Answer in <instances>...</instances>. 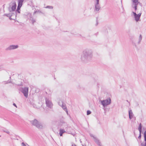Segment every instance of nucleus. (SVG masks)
<instances>
[{
  "label": "nucleus",
  "instance_id": "nucleus-1",
  "mask_svg": "<svg viewBox=\"0 0 146 146\" xmlns=\"http://www.w3.org/2000/svg\"><path fill=\"white\" fill-rule=\"evenodd\" d=\"M93 56L92 52L90 49H86L84 50L82 52L81 59L84 62H87L90 61Z\"/></svg>",
  "mask_w": 146,
  "mask_h": 146
},
{
  "label": "nucleus",
  "instance_id": "nucleus-2",
  "mask_svg": "<svg viewBox=\"0 0 146 146\" xmlns=\"http://www.w3.org/2000/svg\"><path fill=\"white\" fill-rule=\"evenodd\" d=\"M30 123L33 126L39 129H41L42 128V125L37 120L35 119L34 120L30 121Z\"/></svg>",
  "mask_w": 146,
  "mask_h": 146
},
{
  "label": "nucleus",
  "instance_id": "nucleus-3",
  "mask_svg": "<svg viewBox=\"0 0 146 146\" xmlns=\"http://www.w3.org/2000/svg\"><path fill=\"white\" fill-rule=\"evenodd\" d=\"M111 103V99L110 98H108L107 99L102 100L101 101V103L104 107L110 105Z\"/></svg>",
  "mask_w": 146,
  "mask_h": 146
},
{
  "label": "nucleus",
  "instance_id": "nucleus-4",
  "mask_svg": "<svg viewBox=\"0 0 146 146\" xmlns=\"http://www.w3.org/2000/svg\"><path fill=\"white\" fill-rule=\"evenodd\" d=\"M45 100L46 106L50 108H52L53 104L50 99L46 97L45 98Z\"/></svg>",
  "mask_w": 146,
  "mask_h": 146
},
{
  "label": "nucleus",
  "instance_id": "nucleus-5",
  "mask_svg": "<svg viewBox=\"0 0 146 146\" xmlns=\"http://www.w3.org/2000/svg\"><path fill=\"white\" fill-rule=\"evenodd\" d=\"M29 88L27 87H25L24 88H22L21 90V92L23 93L24 96L27 98L28 96Z\"/></svg>",
  "mask_w": 146,
  "mask_h": 146
},
{
  "label": "nucleus",
  "instance_id": "nucleus-6",
  "mask_svg": "<svg viewBox=\"0 0 146 146\" xmlns=\"http://www.w3.org/2000/svg\"><path fill=\"white\" fill-rule=\"evenodd\" d=\"M58 104L66 111L67 114L68 115V112L65 104L62 101H60L58 102Z\"/></svg>",
  "mask_w": 146,
  "mask_h": 146
},
{
  "label": "nucleus",
  "instance_id": "nucleus-7",
  "mask_svg": "<svg viewBox=\"0 0 146 146\" xmlns=\"http://www.w3.org/2000/svg\"><path fill=\"white\" fill-rule=\"evenodd\" d=\"M12 7L9 8V10L10 12L14 11L16 9V4L15 1H13L12 3Z\"/></svg>",
  "mask_w": 146,
  "mask_h": 146
},
{
  "label": "nucleus",
  "instance_id": "nucleus-8",
  "mask_svg": "<svg viewBox=\"0 0 146 146\" xmlns=\"http://www.w3.org/2000/svg\"><path fill=\"white\" fill-rule=\"evenodd\" d=\"M18 47V46L17 45H10L8 47L5 49V50L6 51L11 50H12L15 49L17 48Z\"/></svg>",
  "mask_w": 146,
  "mask_h": 146
},
{
  "label": "nucleus",
  "instance_id": "nucleus-9",
  "mask_svg": "<svg viewBox=\"0 0 146 146\" xmlns=\"http://www.w3.org/2000/svg\"><path fill=\"white\" fill-rule=\"evenodd\" d=\"M60 126H62L65 129L67 128L68 127V125L67 123L63 121H61L60 123Z\"/></svg>",
  "mask_w": 146,
  "mask_h": 146
},
{
  "label": "nucleus",
  "instance_id": "nucleus-10",
  "mask_svg": "<svg viewBox=\"0 0 146 146\" xmlns=\"http://www.w3.org/2000/svg\"><path fill=\"white\" fill-rule=\"evenodd\" d=\"M129 118L130 119H131L133 117L134 115L131 110H130L129 111Z\"/></svg>",
  "mask_w": 146,
  "mask_h": 146
},
{
  "label": "nucleus",
  "instance_id": "nucleus-11",
  "mask_svg": "<svg viewBox=\"0 0 146 146\" xmlns=\"http://www.w3.org/2000/svg\"><path fill=\"white\" fill-rule=\"evenodd\" d=\"M66 132L64 129H61L59 130V134L60 136H62L63 133H65Z\"/></svg>",
  "mask_w": 146,
  "mask_h": 146
},
{
  "label": "nucleus",
  "instance_id": "nucleus-12",
  "mask_svg": "<svg viewBox=\"0 0 146 146\" xmlns=\"http://www.w3.org/2000/svg\"><path fill=\"white\" fill-rule=\"evenodd\" d=\"M24 1V0H18V6L21 7L23 5V3Z\"/></svg>",
  "mask_w": 146,
  "mask_h": 146
},
{
  "label": "nucleus",
  "instance_id": "nucleus-13",
  "mask_svg": "<svg viewBox=\"0 0 146 146\" xmlns=\"http://www.w3.org/2000/svg\"><path fill=\"white\" fill-rule=\"evenodd\" d=\"M100 5H95V11H98L100 9Z\"/></svg>",
  "mask_w": 146,
  "mask_h": 146
},
{
  "label": "nucleus",
  "instance_id": "nucleus-14",
  "mask_svg": "<svg viewBox=\"0 0 146 146\" xmlns=\"http://www.w3.org/2000/svg\"><path fill=\"white\" fill-rule=\"evenodd\" d=\"M95 141L97 143V144L99 145V146H102V144L99 140L96 139H95Z\"/></svg>",
  "mask_w": 146,
  "mask_h": 146
},
{
  "label": "nucleus",
  "instance_id": "nucleus-15",
  "mask_svg": "<svg viewBox=\"0 0 146 146\" xmlns=\"http://www.w3.org/2000/svg\"><path fill=\"white\" fill-rule=\"evenodd\" d=\"M135 18V21H137V22L139 20V19L140 18V17H139L137 15H137H136L135 17H134Z\"/></svg>",
  "mask_w": 146,
  "mask_h": 146
},
{
  "label": "nucleus",
  "instance_id": "nucleus-16",
  "mask_svg": "<svg viewBox=\"0 0 146 146\" xmlns=\"http://www.w3.org/2000/svg\"><path fill=\"white\" fill-rule=\"evenodd\" d=\"M142 35H140L139 37V41H138V44H139L140 43V42H141V40H142Z\"/></svg>",
  "mask_w": 146,
  "mask_h": 146
},
{
  "label": "nucleus",
  "instance_id": "nucleus-17",
  "mask_svg": "<svg viewBox=\"0 0 146 146\" xmlns=\"http://www.w3.org/2000/svg\"><path fill=\"white\" fill-rule=\"evenodd\" d=\"M138 129L139 131V132L142 131V125L141 123L139 124V126L138 127Z\"/></svg>",
  "mask_w": 146,
  "mask_h": 146
},
{
  "label": "nucleus",
  "instance_id": "nucleus-18",
  "mask_svg": "<svg viewBox=\"0 0 146 146\" xmlns=\"http://www.w3.org/2000/svg\"><path fill=\"white\" fill-rule=\"evenodd\" d=\"M133 2V5L134 4H138V3H139L138 2L139 0H132Z\"/></svg>",
  "mask_w": 146,
  "mask_h": 146
},
{
  "label": "nucleus",
  "instance_id": "nucleus-19",
  "mask_svg": "<svg viewBox=\"0 0 146 146\" xmlns=\"http://www.w3.org/2000/svg\"><path fill=\"white\" fill-rule=\"evenodd\" d=\"M52 92L50 90L48 89L47 92H46V94H48L51 95Z\"/></svg>",
  "mask_w": 146,
  "mask_h": 146
},
{
  "label": "nucleus",
  "instance_id": "nucleus-20",
  "mask_svg": "<svg viewBox=\"0 0 146 146\" xmlns=\"http://www.w3.org/2000/svg\"><path fill=\"white\" fill-rule=\"evenodd\" d=\"M21 7H20V6H17V9L16 10V11L18 13H20V9Z\"/></svg>",
  "mask_w": 146,
  "mask_h": 146
},
{
  "label": "nucleus",
  "instance_id": "nucleus-21",
  "mask_svg": "<svg viewBox=\"0 0 146 146\" xmlns=\"http://www.w3.org/2000/svg\"><path fill=\"white\" fill-rule=\"evenodd\" d=\"M45 8H48L52 9L53 8V7L51 6H48L45 7Z\"/></svg>",
  "mask_w": 146,
  "mask_h": 146
},
{
  "label": "nucleus",
  "instance_id": "nucleus-22",
  "mask_svg": "<svg viewBox=\"0 0 146 146\" xmlns=\"http://www.w3.org/2000/svg\"><path fill=\"white\" fill-rule=\"evenodd\" d=\"M99 0H96V3L95 4V5H99Z\"/></svg>",
  "mask_w": 146,
  "mask_h": 146
},
{
  "label": "nucleus",
  "instance_id": "nucleus-23",
  "mask_svg": "<svg viewBox=\"0 0 146 146\" xmlns=\"http://www.w3.org/2000/svg\"><path fill=\"white\" fill-rule=\"evenodd\" d=\"M132 44L135 47H137L135 43V41L133 40H132Z\"/></svg>",
  "mask_w": 146,
  "mask_h": 146
},
{
  "label": "nucleus",
  "instance_id": "nucleus-24",
  "mask_svg": "<svg viewBox=\"0 0 146 146\" xmlns=\"http://www.w3.org/2000/svg\"><path fill=\"white\" fill-rule=\"evenodd\" d=\"M11 14H10V13L9 14H5V15L7 16V17H9V19H11V18H10L11 17Z\"/></svg>",
  "mask_w": 146,
  "mask_h": 146
},
{
  "label": "nucleus",
  "instance_id": "nucleus-25",
  "mask_svg": "<svg viewBox=\"0 0 146 146\" xmlns=\"http://www.w3.org/2000/svg\"><path fill=\"white\" fill-rule=\"evenodd\" d=\"M144 140H146V131H145L144 133Z\"/></svg>",
  "mask_w": 146,
  "mask_h": 146
},
{
  "label": "nucleus",
  "instance_id": "nucleus-26",
  "mask_svg": "<svg viewBox=\"0 0 146 146\" xmlns=\"http://www.w3.org/2000/svg\"><path fill=\"white\" fill-rule=\"evenodd\" d=\"M141 132H139V137H138V138L139 139H140L141 138Z\"/></svg>",
  "mask_w": 146,
  "mask_h": 146
},
{
  "label": "nucleus",
  "instance_id": "nucleus-27",
  "mask_svg": "<svg viewBox=\"0 0 146 146\" xmlns=\"http://www.w3.org/2000/svg\"><path fill=\"white\" fill-rule=\"evenodd\" d=\"M133 5H134V8L135 10L136 11L137 9V7L138 4H134Z\"/></svg>",
  "mask_w": 146,
  "mask_h": 146
},
{
  "label": "nucleus",
  "instance_id": "nucleus-28",
  "mask_svg": "<svg viewBox=\"0 0 146 146\" xmlns=\"http://www.w3.org/2000/svg\"><path fill=\"white\" fill-rule=\"evenodd\" d=\"M3 131L4 132H5L7 133H8V134H9V131L8 130H3Z\"/></svg>",
  "mask_w": 146,
  "mask_h": 146
},
{
  "label": "nucleus",
  "instance_id": "nucleus-29",
  "mask_svg": "<svg viewBox=\"0 0 146 146\" xmlns=\"http://www.w3.org/2000/svg\"><path fill=\"white\" fill-rule=\"evenodd\" d=\"M6 82H7L6 83V84H8V83H12L13 84H14V83H13V82H12L11 81L8 80V81H6Z\"/></svg>",
  "mask_w": 146,
  "mask_h": 146
},
{
  "label": "nucleus",
  "instance_id": "nucleus-30",
  "mask_svg": "<svg viewBox=\"0 0 146 146\" xmlns=\"http://www.w3.org/2000/svg\"><path fill=\"white\" fill-rule=\"evenodd\" d=\"M91 113V111H90L88 110L87 111V115H89Z\"/></svg>",
  "mask_w": 146,
  "mask_h": 146
},
{
  "label": "nucleus",
  "instance_id": "nucleus-31",
  "mask_svg": "<svg viewBox=\"0 0 146 146\" xmlns=\"http://www.w3.org/2000/svg\"><path fill=\"white\" fill-rule=\"evenodd\" d=\"M31 20L32 21L33 24L34 23L36 22L35 20L34 19H31Z\"/></svg>",
  "mask_w": 146,
  "mask_h": 146
},
{
  "label": "nucleus",
  "instance_id": "nucleus-32",
  "mask_svg": "<svg viewBox=\"0 0 146 146\" xmlns=\"http://www.w3.org/2000/svg\"><path fill=\"white\" fill-rule=\"evenodd\" d=\"M37 12H39V13H41L40 11L39 10H38V11H35V12L33 13V14H35Z\"/></svg>",
  "mask_w": 146,
  "mask_h": 146
},
{
  "label": "nucleus",
  "instance_id": "nucleus-33",
  "mask_svg": "<svg viewBox=\"0 0 146 146\" xmlns=\"http://www.w3.org/2000/svg\"><path fill=\"white\" fill-rule=\"evenodd\" d=\"M21 144V146H26V144L24 142H22Z\"/></svg>",
  "mask_w": 146,
  "mask_h": 146
},
{
  "label": "nucleus",
  "instance_id": "nucleus-34",
  "mask_svg": "<svg viewBox=\"0 0 146 146\" xmlns=\"http://www.w3.org/2000/svg\"><path fill=\"white\" fill-rule=\"evenodd\" d=\"M10 14H11V17L15 15V14L12 13H10Z\"/></svg>",
  "mask_w": 146,
  "mask_h": 146
},
{
  "label": "nucleus",
  "instance_id": "nucleus-35",
  "mask_svg": "<svg viewBox=\"0 0 146 146\" xmlns=\"http://www.w3.org/2000/svg\"><path fill=\"white\" fill-rule=\"evenodd\" d=\"M133 15H134V17H135L136 15H137V14H136V13H135V12H133Z\"/></svg>",
  "mask_w": 146,
  "mask_h": 146
},
{
  "label": "nucleus",
  "instance_id": "nucleus-36",
  "mask_svg": "<svg viewBox=\"0 0 146 146\" xmlns=\"http://www.w3.org/2000/svg\"><path fill=\"white\" fill-rule=\"evenodd\" d=\"M141 13H139L138 14H137V15L139 17H140V16H141Z\"/></svg>",
  "mask_w": 146,
  "mask_h": 146
},
{
  "label": "nucleus",
  "instance_id": "nucleus-37",
  "mask_svg": "<svg viewBox=\"0 0 146 146\" xmlns=\"http://www.w3.org/2000/svg\"><path fill=\"white\" fill-rule=\"evenodd\" d=\"M144 141L145 142L144 144V146H146V140H144Z\"/></svg>",
  "mask_w": 146,
  "mask_h": 146
},
{
  "label": "nucleus",
  "instance_id": "nucleus-38",
  "mask_svg": "<svg viewBox=\"0 0 146 146\" xmlns=\"http://www.w3.org/2000/svg\"><path fill=\"white\" fill-rule=\"evenodd\" d=\"M98 25V22L97 20H97H96V26H97Z\"/></svg>",
  "mask_w": 146,
  "mask_h": 146
},
{
  "label": "nucleus",
  "instance_id": "nucleus-39",
  "mask_svg": "<svg viewBox=\"0 0 146 146\" xmlns=\"http://www.w3.org/2000/svg\"><path fill=\"white\" fill-rule=\"evenodd\" d=\"M13 105L14 106H15L16 107H17L16 105V104L15 103H13Z\"/></svg>",
  "mask_w": 146,
  "mask_h": 146
},
{
  "label": "nucleus",
  "instance_id": "nucleus-40",
  "mask_svg": "<svg viewBox=\"0 0 146 146\" xmlns=\"http://www.w3.org/2000/svg\"><path fill=\"white\" fill-rule=\"evenodd\" d=\"M72 146H76L75 144H73L72 145Z\"/></svg>",
  "mask_w": 146,
  "mask_h": 146
},
{
  "label": "nucleus",
  "instance_id": "nucleus-41",
  "mask_svg": "<svg viewBox=\"0 0 146 146\" xmlns=\"http://www.w3.org/2000/svg\"><path fill=\"white\" fill-rule=\"evenodd\" d=\"M141 146H144V144L143 143H141Z\"/></svg>",
  "mask_w": 146,
  "mask_h": 146
},
{
  "label": "nucleus",
  "instance_id": "nucleus-42",
  "mask_svg": "<svg viewBox=\"0 0 146 146\" xmlns=\"http://www.w3.org/2000/svg\"><path fill=\"white\" fill-rule=\"evenodd\" d=\"M33 105L34 107H35V104H33Z\"/></svg>",
  "mask_w": 146,
  "mask_h": 146
},
{
  "label": "nucleus",
  "instance_id": "nucleus-43",
  "mask_svg": "<svg viewBox=\"0 0 146 146\" xmlns=\"http://www.w3.org/2000/svg\"><path fill=\"white\" fill-rule=\"evenodd\" d=\"M90 135L91 136H92V137H94L92 136V135Z\"/></svg>",
  "mask_w": 146,
  "mask_h": 146
},
{
  "label": "nucleus",
  "instance_id": "nucleus-44",
  "mask_svg": "<svg viewBox=\"0 0 146 146\" xmlns=\"http://www.w3.org/2000/svg\"><path fill=\"white\" fill-rule=\"evenodd\" d=\"M9 78H10V79H11V77H9Z\"/></svg>",
  "mask_w": 146,
  "mask_h": 146
},
{
  "label": "nucleus",
  "instance_id": "nucleus-45",
  "mask_svg": "<svg viewBox=\"0 0 146 146\" xmlns=\"http://www.w3.org/2000/svg\"><path fill=\"white\" fill-rule=\"evenodd\" d=\"M26 144H27V145H28L26 143Z\"/></svg>",
  "mask_w": 146,
  "mask_h": 146
},
{
  "label": "nucleus",
  "instance_id": "nucleus-46",
  "mask_svg": "<svg viewBox=\"0 0 146 146\" xmlns=\"http://www.w3.org/2000/svg\"><path fill=\"white\" fill-rule=\"evenodd\" d=\"M127 102H128V100H127Z\"/></svg>",
  "mask_w": 146,
  "mask_h": 146
},
{
  "label": "nucleus",
  "instance_id": "nucleus-47",
  "mask_svg": "<svg viewBox=\"0 0 146 146\" xmlns=\"http://www.w3.org/2000/svg\"><path fill=\"white\" fill-rule=\"evenodd\" d=\"M1 137V135H0V137Z\"/></svg>",
  "mask_w": 146,
  "mask_h": 146
}]
</instances>
